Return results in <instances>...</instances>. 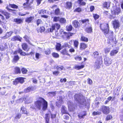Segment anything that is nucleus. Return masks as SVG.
Wrapping results in <instances>:
<instances>
[{
  "label": "nucleus",
  "instance_id": "obj_1",
  "mask_svg": "<svg viewBox=\"0 0 123 123\" xmlns=\"http://www.w3.org/2000/svg\"><path fill=\"white\" fill-rule=\"evenodd\" d=\"M34 105L36 108L38 110H40L41 108L43 111L47 110L48 107L47 102L43 98L38 97L36 100L34 102Z\"/></svg>",
  "mask_w": 123,
  "mask_h": 123
},
{
  "label": "nucleus",
  "instance_id": "obj_2",
  "mask_svg": "<svg viewBox=\"0 0 123 123\" xmlns=\"http://www.w3.org/2000/svg\"><path fill=\"white\" fill-rule=\"evenodd\" d=\"M100 29L105 34H107L109 31L108 24L106 23L100 24Z\"/></svg>",
  "mask_w": 123,
  "mask_h": 123
},
{
  "label": "nucleus",
  "instance_id": "obj_3",
  "mask_svg": "<svg viewBox=\"0 0 123 123\" xmlns=\"http://www.w3.org/2000/svg\"><path fill=\"white\" fill-rule=\"evenodd\" d=\"M25 78L22 77H19L15 79L13 81V85L16 86L19 83L22 84L25 82L24 79Z\"/></svg>",
  "mask_w": 123,
  "mask_h": 123
},
{
  "label": "nucleus",
  "instance_id": "obj_4",
  "mask_svg": "<svg viewBox=\"0 0 123 123\" xmlns=\"http://www.w3.org/2000/svg\"><path fill=\"white\" fill-rule=\"evenodd\" d=\"M60 27V25L58 23H56L52 24L51 27L48 29V30L49 32H53V31L55 30V28L57 30H58L59 29Z\"/></svg>",
  "mask_w": 123,
  "mask_h": 123
},
{
  "label": "nucleus",
  "instance_id": "obj_5",
  "mask_svg": "<svg viewBox=\"0 0 123 123\" xmlns=\"http://www.w3.org/2000/svg\"><path fill=\"white\" fill-rule=\"evenodd\" d=\"M111 11L112 14L118 15L120 12V8H116L114 6L111 9Z\"/></svg>",
  "mask_w": 123,
  "mask_h": 123
},
{
  "label": "nucleus",
  "instance_id": "obj_6",
  "mask_svg": "<svg viewBox=\"0 0 123 123\" xmlns=\"http://www.w3.org/2000/svg\"><path fill=\"white\" fill-rule=\"evenodd\" d=\"M33 0H32L31 1L30 3H29L26 2L24 3L23 4L24 8L28 9H31L32 8V6H31V3H33Z\"/></svg>",
  "mask_w": 123,
  "mask_h": 123
},
{
  "label": "nucleus",
  "instance_id": "obj_7",
  "mask_svg": "<svg viewBox=\"0 0 123 123\" xmlns=\"http://www.w3.org/2000/svg\"><path fill=\"white\" fill-rule=\"evenodd\" d=\"M102 111L104 114L106 115L109 114L110 112L109 108L105 106L102 107Z\"/></svg>",
  "mask_w": 123,
  "mask_h": 123
},
{
  "label": "nucleus",
  "instance_id": "obj_8",
  "mask_svg": "<svg viewBox=\"0 0 123 123\" xmlns=\"http://www.w3.org/2000/svg\"><path fill=\"white\" fill-rule=\"evenodd\" d=\"M34 16H30L26 17L25 19V22L28 24L32 23L34 19Z\"/></svg>",
  "mask_w": 123,
  "mask_h": 123
},
{
  "label": "nucleus",
  "instance_id": "obj_9",
  "mask_svg": "<svg viewBox=\"0 0 123 123\" xmlns=\"http://www.w3.org/2000/svg\"><path fill=\"white\" fill-rule=\"evenodd\" d=\"M22 39V37H20L19 35H16L13 36L11 38V40L12 41H19L21 42Z\"/></svg>",
  "mask_w": 123,
  "mask_h": 123
},
{
  "label": "nucleus",
  "instance_id": "obj_10",
  "mask_svg": "<svg viewBox=\"0 0 123 123\" xmlns=\"http://www.w3.org/2000/svg\"><path fill=\"white\" fill-rule=\"evenodd\" d=\"M105 64L106 66H109L111 63L112 60L108 57L105 56L104 58Z\"/></svg>",
  "mask_w": 123,
  "mask_h": 123
},
{
  "label": "nucleus",
  "instance_id": "obj_11",
  "mask_svg": "<svg viewBox=\"0 0 123 123\" xmlns=\"http://www.w3.org/2000/svg\"><path fill=\"white\" fill-rule=\"evenodd\" d=\"M87 47V45L84 42H81L80 44L79 49L81 50H85Z\"/></svg>",
  "mask_w": 123,
  "mask_h": 123
},
{
  "label": "nucleus",
  "instance_id": "obj_12",
  "mask_svg": "<svg viewBox=\"0 0 123 123\" xmlns=\"http://www.w3.org/2000/svg\"><path fill=\"white\" fill-rule=\"evenodd\" d=\"M114 28L117 29L119 28L120 26V24L119 21L117 20H115L113 22Z\"/></svg>",
  "mask_w": 123,
  "mask_h": 123
},
{
  "label": "nucleus",
  "instance_id": "obj_13",
  "mask_svg": "<svg viewBox=\"0 0 123 123\" xmlns=\"http://www.w3.org/2000/svg\"><path fill=\"white\" fill-rule=\"evenodd\" d=\"M72 25L74 27L76 28H77L78 29L80 27V25L79 22L76 20H75L73 21Z\"/></svg>",
  "mask_w": 123,
  "mask_h": 123
},
{
  "label": "nucleus",
  "instance_id": "obj_14",
  "mask_svg": "<svg viewBox=\"0 0 123 123\" xmlns=\"http://www.w3.org/2000/svg\"><path fill=\"white\" fill-rule=\"evenodd\" d=\"M72 6V3L71 1H67L66 3L65 7L67 9H69L71 8Z\"/></svg>",
  "mask_w": 123,
  "mask_h": 123
},
{
  "label": "nucleus",
  "instance_id": "obj_15",
  "mask_svg": "<svg viewBox=\"0 0 123 123\" xmlns=\"http://www.w3.org/2000/svg\"><path fill=\"white\" fill-rule=\"evenodd\" d=\"M13 22L18 24H21L23 23V20L22 19L16 18L13 19Z\"/></svg>",
  "mask_w": 123,
  "mask_h": 123
},
{
  "label": "nucleus",
  "instance_id": "obj_16",
  "mask_svg": "<svg viewBox=\"0 0 123 123\" xmlns=\"http://www.w3.org/2000/svg\"><path fill=\"white\" fill-rule=\"evenodd\" d=\"M22 48L23 49L24 51H29L30 48H28V45L27 44L25 43H22L21 45Z\"/></svg>",
  "mask_w": 123,
  "mask_h": 123
},
{
  "label": "nucleus",
  "instance_id": "obj_17",
  "mask_svg": "<svg viewBox=\"0 0 123 123\" xmlns=\"http://www.w3.org/2000/svg\"><path fill=\"white\" fill-rule=\"evenodd\" d=\"M63 33L65 37L68 39H69L70 37L72 36L74 34V33L71 32H64Z\"/></svg>",
  "mask_w": 123,
  "mask_h": 123
},
{
  "label": "nucleus",
  "instance_id": "obj_18",
  "mask_svg": "<svg viewBox=\"0 0 123 123\" xmlns=\"http://www.w3.org/2000/svg\"><path fill=\"white\" fill-rule=\"evenodd\" d=\"M61 53L63 55H70L69 54L67 49L66 48H64L62 49L61 52Z\"/></svg>",
  "mask_w": 123,
  "mask_h": 123
},
{
  "label": "nucleus",
  "instance_id": "obj_19",
  "mask_svg": "<svg viewBox=\"0 0 123 123\" xmlns=\"http://www.w3.org/2000/svg\"><path fill=\"white\" fill-rule=\"evenodd\" d=\"M50 115L49 113H46L45 114L44 118L45 123H49Z\"/></svg>",
  "mask_w": 123,
  "mask_h": 123
},
{
  "label": "nucleus",
  "instance_id": "obj_20",
  "mask_svg": "<svg viewBox=\"0 0 123 123\" xmlns=\"http://www.w3.org/2000/svg\"><path fill=\"white\" fill-rule=\"evenodd\" d=\"M111 2L109 1L105 2H104L103 5V7L108 9L110 7Z\"/></svg>",
  "mask_w": 123,
  "mask_h": 123
},
{
  "label": "nucleus",
  "instance_id": "obj_21",
  "mask_svg": "<svg viewBox=\"0 0 123 123\" xmlns=\"http://www.w3.org/2000/svg\"><path fill=\"white\" fill-rule=\"evenodd\" d=\"M18 53H19L21 55L25 56L26 55H28L29 54L26 53L24 51H22V50L20 49L19 48L18 50Z\"/></svg>",
  "mask_w": 123,
  "mask_h": 123
},
{
  "label": "nucleus",
  "instance_id": "obj_22",
  "mask_svg": "<svg viewBox=\"0 0 123 123\" xmlns=\"http://www.w3.org/2000/svg\"><path fill=\"white\" fill-rule=\"evenodd\" d=\"M20 111H22V114H25L27 116L28 115V113L26 109L24 106H22L20 108Z\"/></svg>",
  "mask_w": 123,
  "mask_h": 123
},
{
  "label": "nucleus",
  "instance_id": "obj_23",
  "mask_svg": "<svg viewBox=\"0 0 123 123\" xmlns=\"http://www.w3.org/2000/svg\"><path fill=\"white\" fill-rule=\"evenodd\" d=\"M2 13L5 16L6 19H7L9 18L10 14L7 12L2 11Z\"/></svg>",
  "mask_w": 123,
  "mask_h": 123
},
{
  "label": "nucleus",
  "instance_id": "obj_24",
  "mask_svg": "<svg viewBox=\"0 0 123 123\" xmlns=\"http://www.w3.org/2000/svg\"><path fill=\"white\" fill-rule=\"evenodd\" d=\"M66 108L65 106H63L62 108L61 112L62 115L64 114H67L69 115L68 112L66 110Z\"/></svg>",
  "mask_w": 123,
  "mask_h": 123
},
{
  "label": "nucleus",
  "instance_id": "obj_25",
  "mask_svg": "<svg viewBox=\"0 0 123 123\" xmlns=\"http://www.w3.org/2000/svg\"><path fill=\"white\" fill-rule=\"evenodd\" d=\"M34 90V87L32 86L28 87L26 88L24 90V92L25 93L32 91Z\"/></svg>",
  "mask_w": 123,
  "mask_h": 123
},
{
  "label": "nucleus",
  "instance_id": "obj_26",
  "mask_svg": "<svg viewBox=\"0 0 123 123\" xmlns=\"http://www.w3.org/2000/svg\"><path fill=\"white\" fill-rule=\"evenodd\" d=\"M80 40L82 42H87L88 41V38L83 36H80Z\"/></svg>",
  "mask_w": 123,
  "mask_h": 123
},
{
  "label": "nucleus",
  "instance_id": "obj_27",
  "mask_svg": "<svg viewBox=\"0 0 123 123\" xmlns=\"http://www.w3.org/2000/svg\"><path fill=\"white\" fill-rule=\"evenodd\" d=\"M73 45L74 48L77 49L78 48L79 44V42L78 40H73Z\"/></svg>",
  "mask_w": 123,
  "mask_h": 123
},
{
  "label": "nucleus",
  "instance_id": "obj_28",
  "mask_svg": "<svg viewBox=\"0 0 123 123\" xmlns=\"http://www.w3.org/2000/svg\"><path fill=\"white\" fill-rule=\"evenodd\" d=\"M100 62L99 60H97L95 63L94 67L96 69L99 68L100 67Z\"/></svg>",
  "mask_w": 123,
  "mask_h": 123
},
{
  "label": "nucleus",
  "instance_id": "obj_29",
  "mask_svg": "<svg viewBox=\"0 0 123 123\" xmlns=\"http://www.w3.org/2000/svg\"><path fill=\"white\" fill-rule=\"evenodd\" d=\"M54 12V14L56 15H58L61 14L60 9L58 7L55 9Z\"/></svg>",
  "mask_w": 123,
  "mask_h": 123
},
{
  "label": "nucleus",
  "instance_id": "obj_30",
  "mask_svg": "<svg viewBox=\"0 0 123 123\" xmlns=\"http://www.w3.org/2000/svg\"><path fill=\"white\" fill-rule=\"evenodd\" d=\"M85 64H82L81 65H76L75 66L74 68L76 70H80L83 68L85 67Z\"/></svg>",
  "mask_w": 123,
  "mask_h": 123
},
{
  "label": "nucleus",
  "instance_id": "obj_31",
  "mask_svg": "<svg viewBox=\"0 0 123 123\" xmlns=\"http://www.w3.org/2000/svg\"><path fill=\"white\" fill-rule=\"evenodd\" d=\"M19 56L18 55H16L14 56L13 61L14 62L16 63L19 60Z\"/></svg>",
  "mask_w": 123,
  "mask_h": 123
},
{
  "label": "nucleus",
  "instance_id": "obj_32",
  "mask_svg": "<svg viewBox=\"0 0 123 123\" xmlns=\"http://www.w3.org/2000/svg\"><path fill=\"white\" fill-rule=\"evenodd\" d=\"M14 72L16 74H20L21 73L20 68L18 67H16L14 68Z\"/></svg>",
  "mask_w": 123,
  "mask_h": 123
},
{
  "label": "nucleus",
  "instance_id": "obj_33",
  "mask_svg": "<svg viewBox=\"0 0 123 123\" xmlns=\"http://www.w3.org/2000/svg\"><path fill=\"white\" fill-rule=\"evenodd\" d=\"M83 0H78L77 2L80 5L84 6L86 5V3L84 1H83Z\"/></svg>",
  "mask_w": 123,
  "mask_h": 123
},
{
  "label": "nucleus",
  "instance_id": "obj_34",
  "mask_svg": "<svg viewBox=\"0 0 123 123\" xmlns=\"http://www.w3.org/2000/svg\"><path fill=\"white\" fill-rule=\"evenodd\" d=\"M85 31L88 33H91L92 32V29L91 27H86Z\"/></svg>",
  "mask_w": 123,
  "mask_h": 123
},
{
  "label": "nucleus",
  "instance_id": "obj_35",
  "mask_svg": "<svg viewBox=\"0 0 123 123\" xmlns=\"http://www.w3.org/2000/svg\"><path fill=\"white\" fill-rule=\"evenodd\" d=\"M56 49L57 51H59L62 49L61 44L59 43H57L55 46Z\"/></svg>",
  "mask_w": 123,
  "mask_h": 123
},
{
  "label": "nucleus",
  "instance_id": "obj_36",
  "mask_svg": "<svg viewBox=\"0 0 123 123\" xmlns=\"http://www.w3.org/2000/svg\"><path fill=\"white\" fill-rule=\"evenodd\" d=\"M82 99V101L80 102V103L81 105H83L85 106H86V99L85 97Z\"/></svg>",
  "mask_w": 123,
  "mask_h": 123
},
{
  "label": "nucleus",
  "instance_id": "obj_37",
  "mask_svg": "<svg viewBox=\"0 0 123 123\" xmlns=\"http://www.w3.org/2000/svg\"><path fill=\"white\" fill-rule=\"evenodd\" d=\"M118 52V50H112L110 53L111 56L114 55Z\"/></svg>",
  "mask_w": 123,
  "mask_h": 123
},
{
  "label": "nucleus",
  "instance_id": "obj_38",
  "mask_svg": "<svg viewBox=\"0 0 123 123\" xmlns=\"http://www.w3.org/2000/svg\"><path fill=\"white\" fill-rule=\"evenodd\" d=\"M82 11V9L81 8L78 7L76 8L74 10V12H77L80 13Z\"/></svg>",
  "mask_w": 123,
  "mask_h": 123
},
{
  "label": "nucleus",
  "instance_id": "obj_39",
  "mask_svg": "<svg viewBox=\"0 0 123 123\" xmlns=\"http://www.w3.org/2000/svg\"><path fill=\"white\" fill-rule=\"evenodd\" d=\"M73 28V27L71 25H67L66 27V29L67 31H71Z\"/></svg>",
  "mask_w": 123,
  "mask_h": 123
},
{
  "label": "nucleus",
  "instance_id": "obj_40",
  "mask_svg": "<svg viewBox=\"0 0 123 123\" xmlns=\"http://www.w3.org/2000/svg\"><path fill=\"white\" fill-rule=\"evenodd\" d=\"M23 38L27 42L29 43L30 42V37L27 36V35H25L23 37Z\"/></svg>",
  "mask_w": 123,
  "mask_h": 123
},
{
  "label": "nucleus",
  "instance_id": "obj_41",
  "mask_svg": "<svg viewBox=\"0 0 123 123\" xmlns=\"http://www.w3.org/2000/svg\"><path fill=\"white\" fill-rule=\"evenodd\" d=\"M12 33H10V32H8L6 33L5 35L3 36V38L4 39H6L10 37L12 34Z\"/></svg>",
  "mask_w": 123,
  "mask_h": 123
},
{
  "label": "nucleus",
  "instance_id": "obj_42",
  "mask_svg": "<svg viewBox=\"0 0 123 123\" xmlns=\"http://www.w3.org/2000/svg\"><path fill=\"white\" fill-rule=\"evenodd\" d=\"M59 22L61 24H64L66 22V19L63 18H60L59 20Z\"/></svg>",
  "mask_w": 123,
  "mask_h": 123
},
{
  "label": "nucleus",
  "instance_id": "obj_43",
  "mask_svg": "<svg viewBox=\"0 0 123 123\" xmlns=\"http://www.w3.org/2000/svg\"><path fill=\"white\" fill-rule=\"evenodd\" d=\"M110 42H111V43H112V44H115L117 43V42L116 41V40L115 38H112V39H110Z\"/></svg>",
  "mask_w": 123,
  "mask_h": 123
},
{
  "label": "nucleus",
  "instance_id": "obj_44",
  "mask_svg": "<svg viewBox=\"0 0 123 123\" xmlns=\"http://www.w3.org/2000/svg\"><path fill=\"white\" fill-rule=\"evenodd\" d=\"M21 71L22 74H26L27 73L28 70L25 68H23L21 69Z\"/></svg>",
  "mask_w": 123,
  "mask_h": 123
},
{
  "label": "nucleus",
  "instance_id": "obj_45",
  "mask_svg": "<svg viewBox=\"0 0 123 123\" xmlns=\"http://www.w3.org/2000/svg\"><path fill=\"white\" fill-rule=\"evenodd\" d=\"M44 52L46 55H49L51 53V50L49 49L48 48L44 51Z\"/></svg>",
  "mask_w": 123,
  "mask_h": 123
},
{
  "label": "nucleus",
  "instance_id": "obj_46",
  "mask_svg": "<svg viewBox=\"0 0 123 123\" xmlns=\"http://www.w3.org/2000/svg\"><path fill=\"white\" fill-rule=\"evenodd\" d=\"M52 55L55 58H57L59 57V55L57 53L55 52H54L52 53Z\"/></svg>",
  "mask_w": 123,
  "mask_h": 123
},
{
  "label": "nucleus",
  "instance_id": "obj_47",
  "mask_svg": "<svg viewBox=\"0 0 123 123\" xmlns=\"http://www.w3.org/2000/svg\"><path fill=\"white\" fill-rule=\"evenodd\" d=\"M81 21L82 24L86 23L87 22L88 23L89 22V20L88 19H82L81 20Z\"/></svg>",
  "mask_w": 123,
  "mask_h": 123
},
{
  "label": "nucleus",
  "instance_id": "obj_48",
  "mask_svg": "<svg viewBox=\"0 0 123 123\" xmlns=\"http://www.w3.org/2000/svg\"><path fill=\"white\" fill-rule=\"evenodd\" d=\"M56 68L57 70L61 71L64 68L63 66H61L60 67L59 66H57L56 67Z\"/></svg>",
  "mask_w": 123,
  "mask_h": 123
},
{
  "label": "nucleus",
  "instance_id": "obj_49",
  "mask_svg": "<svg viewBox=\"0 0 123 123\" xmlns=\"http://www.w3.org/2000/svg\"><path fill=\"white\" fill-rule=\"evenodd\" d=\"M9 6L12 8L17 9L18 7V6L14 4H10Z\"/></svg>",
  "mask_w": 123,
  "mask_h": 123
},
{
  "label": "nucleus",
  "instance_id": "obj_50",
  "mask_svg": "<svg viewBox=\"0 0 123 123\" xmlns=\"http://www.w3.org/2000/svg\"><path fill=\"white\" fill-rule=\"evenodd\" d=\"M45 30L44 27L43 26H40V27L39 31L40 32L42 33Z\"/></svg>",
  "mask_w": 123,
  "mask_h": 123
},
{
  "label": "nucleus",
  "instance_id": "obj_51",
  "mask_svg": "<svg viewBox=\"0 0 123 123\" xmlns=\"http://www.w3.org/2000/svg\"><path fill=\"white\" fill-rule=\"evenodd\" d=\"M60 18L59 17H54L53 18V21L57 22L59 21Z\"/></svg>",
  "mask_w": 123,
  "mask_h": 123
},
{
  "label": "nucleus",
  "instance_id": "obj_52",
  "mask_svg": "<svg viewBox=\"0 0 123 123\" xmlns=\"http://www.w3.org/2000/svg\"><path fill=\"white\" fill-rule=\"evenodd\" d=\"M74 59L76 61H80L82 60V58L81 56L77 55L74 57Z\"/></svg>",
  "mask_w": 123,
  "mask_h": 123
},
{
  "label": "nucleus",
  "instance_id": "obj_53",
  "mask_svg": "<svg viewBox=\"0 0 123 123\" xmlns=\"http://www.w3.org/2000/svg\"><path fill=\"white\" fill-rule=\"evenodd\" d=\"M79 95L77 94H76L74 95V100L76 101H78V99L79 97Z\"/></svg>",
  "mask_w": 123,
  "mask_h": 123
},
{
  "label": "nucleus",
  "instance_id": "obj_54",
  "mask_svg": "<svg viewBox=\"0 0 123 123\" xmlns=\"http://www.w3.org/2000/svg\"><path fill=\"white\" fill-rule=\"evenodd\" d=\"M42 22V20L40 19H37L36 21V23L37 25L38 26L40 24H41Z\"/></svg>",
  "mask_w": 123,
  "mask_h": 123
},
{
  "label": "nucleus",
  "instance_id": "obj_55",
  "mask_svg": "<svg viewBox=\"0 0 123 123\" xmlns=\"http://www.w3.org/2000/svg\"><path fill=\"white\" fill-rule=\"evenodd\" d=\"M21 116V114L19 113L17 114L15 118L16 119H20Z\"/></svg>",
  "mask_w": 123,
  "mask_h": 123
},
{
  "label": "nucleus",
  "instance_id": "obj_56",
  "mask_svg": "<svg viewBox=\"0 0 123 123\" xmlns=\"http://www.w3.org/2000/svg\"><path fill=\"white\" fill-rule=\"evenodd\" d=\"M93 17L94 18V19L95 20H96L99 17V15H98L97 14H93Z\"/></svg>",
  "mask_w": 123,
  "mask_h": 123
},
{
  "label": "nucleus",
  "instance_id": "obj_57",
  "mask_svg": "<svg viewBox=\"0 0 123 123\" xmlns=\"http://www.w3.org/2000/svg\"><path fill=\"white\" fill-rule=\"evenodd\" d=\"M38 12L39 14H40L42 13L43 14H44V13H46V11L42 9L39 11Z\"/></svg>",
  "mask_w": 123,
  "mask_h": 123
},
{
  "label": "nucleus",
  "instance_id": "obj_58",
  "mask_svg": "<svg viewBox=\"0 0 123 123\" xmlns=\"http://www.w3.org/2000/svg\"><path fill=\"white\" fill-rule=\"evenodd\" d=\"M85 112V113L83 115H81V114H80L79 115H78V116L79 118L81 119L82 118H83V117L85 116H86V112Z\"/></svg>",
  "mask_w": 123,
  "mask_h": 123
},
{
  "label": "nucleus",
  "instance_id": "obj_59",
  "mask_svg": "<svg viewBox=\"0 0 123 123\" xmlns=\"http://www.w3.org/2000/svg\"><path fill=\"white\" fill-rule=\"evenodd\" d=\"M99 112L98 111H94L92 113V115L93 116H95L97 115H99Z\"/></svg>",
  "mask_w": 123,
  "mask_h": 123
},
{
  "label": "nucleus",
  "instance_id": "obj_60",
  "mask_svg": "<svg viewBox=\"0 0 123 123\" xmlns=\"http://www.w3.org/2000/svg\"><path fill=\"white\" fill-rule=\"evenodd\" d=\"M93 54L94 55V57L95 58L98 57L99 55V54L97 51H95L93 53Z\"/></svg>",
  "mask_w": 123,
  "mask_h": 123
},
{
  "label": "nucleus",
  "instance_id": "obj_61",
  "mask_svg": "<svg viewBox=\"0 0 123 123\" xmlns=\"http://www.w3.org/2000/svg\"><path fill=\"white\" fill-rule=\"evenodd\" d=\"M59 73V72L58 71H55L53 72V74L55 76H57Z\"/></svg>",
  "mask_w": 123,
  "mask_h": 123
},
{
  "label": "nucleus",
  "instance_id": "obj_62",
  "mask_svg": "<svg viewBox=\"0 0 123 123\" xmlns=\"http://www.w3.org/2000/svg\"><path fill=\"white\" fill-rule=\"evenodd\" d=\"M40 55L41 54H40L39 53H35V57L37 59V60L39 59Z\"/></svg>",
  "mask_w": 123,
  "mask_h": 123
},
{
  "label": "nucleus",
  "instance_id": "obj_63",
  "mask_svg": "<svg viewBox=\"0 0 123 123\" xmlns=\"http://www.w3.org/2000/svg\"><path fill=\"white\" fill-rule=\"evenodd\" d=\"M112 118V116L111 115H108L107 116L106 119V120H109L111 119Z\"/></svg>",
  "mask_w": 123,
  "mask_h": 123
},
{
  "label": "nucleus",
  "instance_id": "obj_64",
  "mask_svg": "<svg viewBox=\"0 0 123 123\" xmlns=\"http://www.w3.org/2000/svg\"><path fill=\"white\" fill-rule=\"evenodd\" d=\"M95 9L94 6H90V9L91 12H92Z\"/></svg>",
  "mask_w": 123,
  "mask_h": 123
}]
</instances>
